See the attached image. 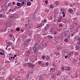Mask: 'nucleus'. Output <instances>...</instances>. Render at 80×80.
<instances>
[{
	"instance_id": "obj_63",
	"label": "nucleus",
	"mask_w": 80,
	"mask_h": 80,
	"mask_svg": "<svg viewBox=\"0 0 80 80\" xmlns=\"http://www.w3.org/2000/svg\"><path fill=\"white\" fill-rule=\"evenodd\" d=\"M15 58L14 56L12 58V59H14V58Z\"/></svg>"
},
{
	"instance_id": "obj_6",
	"label": "nucleus",
	"mask_w": 80,
	"mask_h": 80,
	"mask_svg": "<svg viewBox=\"0 0 80 80\" xmlns=\"http://www.w3.org/2000/svg\"><path fill=\"white\" fill-rule=\"evenodd\" d=\"M32 50L34 52L36 53V52L37 51V49L36 47H32Z\"/></svg>"
},
{
	"instance_id": "obj_2",
	"label": "nucleus",
	"mask_w": 80,
	"mask_h": 80,
	"mask_svg": "<svg viewBox=\"0 0 80 80\" xmlns=\"http://www.w3.org/2000/svg\"><path fill=\"white\" fill-rule=\"evenodd\" d=\"M75 39L78 41V45H79V46H80V38L79 36L75 37Z\"/></svg>"
},
{
	"instance_id": "obj_60",
	"label": "nucleus",
	"mask_w": 80,
	"mask_h": 80,
	"mask_svg": "<svg viewBox=\"0 0 80 80\" xmlns=\"http://www.w3.org/2000/svg\"><path fill=\"white\" fill-rule=\"evenodd\" d=\"M9 55H12V54H11V53H9Z\"/></svg>"
},
{
	"instance_id": "obj_47",
	"label": "nucleus",
	"mask_w": 80,
	"mask_h": 80,
	"mask_svg": "<svg viewBox=\"0 0 80 80\" xmlns=\"http://www.w3.org/2000/svg\"><path fill=\"white\" fill-rule=\"evenodd\" d=\"M73 33H72L71 35V37H73Z\"/></svg>"
},
{
	"instance_id": "obj_20",
	"label": "nucleus",
	"mask_w": 80,
	"mask_h": 80,
	"mask_svg": "<svg viewBox=\"0 0 80 80\" xmlns=\"http://www.w3.org/2000/svg\"><path fill=\"white\" fill-rule=\"evenodd\" d=\"M20 28H16V30L18 32V31H20Z\"/></svg>"
},
{
	"instance_id": "obj_31",
	"label": "nucleus",
	"mask_w": 80,
	"mask_h": 80,
	"mask_svg": "<svg viewBox=\"0 0 80 80\" xmlns=\"http://www.w3.org/2000/svg\"><path fill=\"white\" fill-rule=\"evenodd\" d=\"M11 5V3L10 2H9L8 5V7H10Z\"/></svg>"
},
{
	"instance_id": "obj_56",
	"label": "nucleus",
	"mask_w": 80,
	"mask_h": 80,
	"mask_svg": "<svg viewBox=\"0 0 80 80\" xmlns=\"http://www.w3.org/2000/svg\"><path fill=\"white\" fill-rule=\"evenodd\" d=\"M10 13V12H8L7 13H6V15H8V13Z\"/></svg>"
},
{
	"instance_id": "obj_16",
	"label": "nucleus",
	"mask_w": 80,
	"mask_h": 80,
	"mask_svg": "<svg viewBox=\"0 0 80 80\" xmlns=\"http://www.w3.org/2000/svg\"><path fill=\"white\" fill-rule=\"evenodd\" d=\"M49 7L50 8H53V6L52 5H50Z\"/></svg>"
},
{
	"instance_id": "obj_44",
	"label": "nucleus",
	"mask_w": 80,
	"mask_h": 80,
	"mask_svg": "<svg viewBox=\"0 0 80 80\" xmlns=\"http://www.w3.org/2000/svg\"><path fill=\"white\" fill-rule=\"evenodd\" d=\"M17 62H18V60H16L15 61V63H17Z\"/></svg>"
},
{
	"instance_id": "obj_15",
	"label": "nucleus",
	"mask_w": 80,
	"mask_h": 80,
	"mask_svg": "<svg viewBox=\"0 0 80 80\" xmlns=\"http://www.w3.org/2000/svg\"><path fill=\"white\" fill-rule=\"evenodd\" d=\"M17 6H18V7H20V5H21V4H20V2H18L17 3Z\"/></svg>"
},
{
	"instance_id": "obj_11",
	"label": "nucleus",
	"mask_w": 80,
	"mask_h": 80,
	"mask_svg": "<svg viewBox=\"0 0 80 80\" xmlns=\"http://www.w3.org/2000/svg\"><path fill=\"white\" fill-rule=\"evenodd\" d=\"M54 3H55V5H56V6H57V5H58L59 4V2L57 1H56L54 2Z\"/></svg>"
},
{
	"instance_id": "obj_37",
	"label": "nucleus",
	"mask_w": 80,
	"mask_h": 80,
	"mask_svg": "<svg viewBox=\"0 0 80 80\" xmlns=\"http://www.w3.org/2000/svg\"><path fill=\"white\" fill-rule=\"evenodd\" d=\"M53 29L51 28V32H53Z\"/></svg>"
},
{
	"instance_id": "obj_23",
	"label": "nucleus",
	"mask_w": 80,
	"mask_h": 80,
	"mask_svg": "<svg viewBox=\"0 0 80 80\" xmlns=\"http://www.w3.org/2000/svg\"><path fill=\"white\" fill-rule=\"evenodd\" d=\"M45 64L46 66H48V65H49V63L48 62H47Z\"/></svg>"
},
{
	"instance_id": "obj_62",
	"label": "nucleus",
	"mask_w": 80,
	"mask_h": 80,
	"mask_svg": "<svg viewBox=\"0 0 80 80\" xmlns=\"http://www.w3.org/2000/svg\"><path fill=\"white\" fill-rule=\"evenodd\" d=\"M54 18H56V17H55V16H54Z\"/></svg>"
},
{
	"instance_id": "obj_28",
	"label": "nucleus",
	"mask_w": 80,
	"mask_h": 80,
	"mask_svg": "<svg viewBox=\"0 0 80 80\" xmlns=\"http://www.w3.org/2000/svg\"><path fill=\"white\" fill-rule=\"evenodd\" d=\"M4 31H5V30H4L3 29H1L0 30V33L3 32H4Z\"/></svg>"
},
{
	"instance_id": "obj_21",
	"label": "nucleus",
	"mask_w": 80,
	"mask_h": 80,
	"mask_svg": "<svg viewBox=\"0 0 80 80\" xmlns=\"http://www.w3.org/2000/svg\"><path fill=\"white\" fill-rule=\"evenodd\" d=\"M39 25H40V27H42L43 26V24L42 23H41V24H39Z\"/></svg>"
},
{
	"instance_id": "obj_3",
	"label": "nucleus",
	"mask_w": 80,
	"mask_h": 80,
	"mask_svg": "<svg viewBox=\"0 0 80 80\" xmlns=\"http://www.w3.org/2000/svg\"><path fill=\"white\" fill-rule=\"evenodd\" d=\"M28 66L29 68H33V67H35V65L33 64H29Z\"/></svg>"
},
{
	"instance_id": "obj_48",
	"label": "nucleus",
	"mask_w": 80,
	"mask_h": 80,
	"mask_svg": "<svg viewBox=\"0 0 80 80\" xmlns=\"http://www.w3.org/2000/svg\"><path fill=\"white\" fill-rule=\"evenodd\" d=\"M71 54H72V55H73V52H71Z\"/></svg>"
},
{
	"instance_id": "obj_29",
	"label": "nucleus",
	"mask_w": 80,
	"mask_h": 80,
	"mask_svg": "<svg viewBox=\"0 0 80 80\" xmlns=\"http://www.w3.org/2000/svg\"><path fill=\"white\" fill-rule=\"evenodd\" d=\"M62 15L63 14V17H64L65 16V13H64V12H62Z\"/></svg>"
},
{
	"instance_id": "obj_50",
	"label": "nucleus",
	"mask_w": 80,
	"mask_h": 80,
	"mask_svg": "<svg viewBox=\"0 0 80 80\" xmlns=\"http://www.w3.org/2000/svg\"><path fill=\"white\" fill-rule=\"evenodd\" d=\"M50 20H52V18L51 17H50Z\"/></svg>"
},
{
	"instance_id": "obj_10",
	"label": "nucleus",
	"mask_w": 80,
	"mask_h": 80,
	"mask_svg": "<svg viewBox=\"0 0 80 80\" xmlns=\"http://www.w3.org/2000/svg\"><path fill=\"white\" fill-rule=\"evenodd\" d=\"M27 5L28 6H30L31 5V3L30 2H27Z\"/></svg>"
},
{
	"instance_id": "obj_54",
	"label": "nucleus",
	"mask_w": 80,
	"mask_h": 80,
	"mask_svg": "<svg viewBox=\"0 0 80 80\" xmlns=\"http://www.w3.org/2000/svg\"><path fill=\"white\" fill-rule=\"evenodd\" d=\"M14 17H16V16H17V15L16 14H14Z\"/></svg>"
},
{
	"instance_id": "obj_33",
	"label": "nucleus",
	"mask_w": 80,
	"mask_h": 80,
	"mask_svg": "<svg viewBox=\"0 0 80 80\" xmlns=\"http://www.w3.org/2000/svg\"><path fill=\"white\" fill-rule=\"evenodd\" d=\"M45 3L46 4H47L48 3V1L47 0H46L45 1Z\"/></svg>"
},
{
	"instance_id": "obj_51",
	"label": "nucleus",
	"mask_w": 80,
	"mask_h": 80,
	"mask_svg": "<svg viewBox=\"0 0 80 80\" xmlns=\"http://www.w3.org/2000/svg\"><path fill=\"white\" fill-rule=\"evenodd\" d=\"M75 25H78V23H77V22H76L75 23Z\"/></svg>"
},
{
	"instance_id": "obj_24",
	"label": "nucleus",
	"mask_w": 80,
	"mask_h": 80,
	"mask_svg": "<svg viewBox=\"0 0 80 80\" xmlns=\"http://www.w3.org/2000/svg\"><path fill=\"white\" fill-rule=\"evenodd\" d=\"M31 41V39H28L27 41V42L28 43H29V42H30V41Z\"/></svg>"
},
{
	"instance_id": "obj_12",
	"label": "nucleus",
	"mask_w": 80,
	"mask_h": 80,
	"mask_svg": "<svg viewBox=\"0 0 80 80\" xmlns=\"http://www.w3.org/2000/svg\"><path fill=\"white\" fill-rule=\"evenodd\" d=\"M70 70V67H67L66 70L69 71Z\"/></svg>"
},
{
	"instance_id": "obj_43",
	"label": "nucleus",
	"mask_w": 80,
	"mask_h": 80,
	"mask_svg": "<svg viewBox=\"0 0 80 80\" xmlns=\"http://www.w3.org/2000/svg\"><path fill=\"white\" fill-rule=\"evenodd\" d=\"M17 65H20V63L19 62L17 64Z\"/></svg>"
},
{
	"instance_id": "obj_55",
	"label": "nucleus",
	"mask_w": 80,
	"mask_h": 80,
	"mask_svg": "<svg viewBox=\"0 0 80 80\" xmlns=\"http://www.w3.org/2000/svg\"><path fill=\"white\" fill-rule=\"evenodd\" d=\"M17 55H15L14 56V57H17Z\"/></svg>"
},
{
	"instance_id": "obj_22",
	"label": "nucleus",
	"mask_w": 80,
	"mask_h": 80,
	"mask_svg": "<svg viewBox=\"0 0 80 80\" xmlns=\"http://www.w3.org/2000/svg\"><path fill=\"white\" fill-rule=\"evenodd\" d=\"M10 20H12L13 19V17L12 16H9V17Z\"/></svg>"
},
{
	"instance_id": "obj_19",
	"label": "nucleus",
	"mask_w": 80,
	"mask_h": 80,
	"mask_svg": "<svg viewBox=\"0 0 80 80\" xmlns=\"http://www.w3.org/2000/svg\"><path fill=\"white\" fill-rule=\"evenodd\" d=\"M48 37H49L48 38L49 39H52V38H53V37H52V36H48Z\"/></svg>"
},
{
	"instance_id": "obj_42",
	"label": "nucleus",
	"mask_w": 80,
	"mask_h": 80,
	"mask_svg": "<svg viewBox=\"0 0 80 80\" xmlns=\"http://www.w3.org/2000/svg\"><path fill=\"white\" fill-rule=\"evenodd\" d=\"M11 23H12V22H10L9 23H10L9 24V25H12V24Z\"/></svg>"
},
{
	"instance_id": "obj_35",
	"label": "nucleus",
	"mask_w": 80,
	"mask_h": 80,
	"mask_svg": "<svg viewBox=\"0 0 80 80\" xmlns=\"http://www.w3.org/2000/svg\"><path fill=\"white\" fill-rule=\"evenodd\" d=\"M75 55H78V52H75Z\"/></svg>"
},
{
	"instance_id": "obj_59",
	"label": "nucleus",
	"mask_w": 80,
	"mask_h": 80,
	"mask_svg": "<svg viewBox=\"0 0 80 80\" xmlns=\"http://www.w3.org/2000/svg\"><path fill=\"white\" fill-rule=\"evenodd\" d=\"M4 55V53H2V55Z\"/></svg>"
},
{
	"instance_id": "obj_8",
	"label": "nucleus",
	"mask_w": 80,
	"mask_h": 80,
	"mask_svg": "<svg viewBox=\"0 0 80 80\" xmlns=\"http://www.w3.org/2000/svg\"><path fill=\"white\" fill-rule=\"evenodd\" d=\"M64 42L65 43H67V42H68V38H67L64 39Z\"/></svg>"
},
{
	"instance_id": "obj_39",
	"label": "nucleus",
	"mask_w": 80,
	"mask_h": 80,
	"mask_svg": "<svg viewBox=\"0 0 80 80\" xmlns=\"http://www.w3.org/2000/svg\"><path fill=\"white\" fill-rule=\"evenodd\" d=\"M57 32H54V35H56V34H57Z\"/></svg>"
},
{
	"instance_id": "obj_57",
	"label": "nucleus",
	"mask_w": 80,
	"mask_h": 80,
	"mask_svg": "<svg viewBox=\"0 0 80 80\" xmlns=\"http://www.w3.org/2000/svg\"><path fill=\"white\" fill-rule=\"evenodd\" d=\"M32 35V33H30V34H28V35H29V36H30V35Z\"/></svg>"
},
{
	"instance_id": "obj_41",
	"label": "nucleus",
	"mask_w": 80,
	"mask_h": 80,
	"mask_svg": "<svg viewBox=\"0 0 80 80\" xmlns=\"http://www.w3.org/2000/svg\"><path fill=\"white\" fill-rule=\"evenodd\" d=\"M65 58H68V56H65L64 57Z\"/></svg>"
},
{
	"instance_id": "obj_46",
	"label": "nucleus",
	"mask_w": 80,
	"mask_h": 80,
	"mask_svg": "<svg viewBox=\"0 0 80 80\" xmlns=\"http://www.w3.org/2000/svg\"><path fill=\"white\" fill-rule=\"evenodd\" d=\"M11 11H12V10H11V9H10L9 10V12H11Z\"/></svg>"
},
{
	"instance_id": "obj_32",
	"label": "nucleus",
	"mask_w": 80,
	"mask_h": 80,
	"mask_svg": "<svg viewBox=\"0 0 80 80\" xmlns=\"http://www.w3.org/2000/svg\"><path fill=\"white\" fill-rule=\"evenodd\" d=\"M25 4V2H22V3H21V6H23V4Z\"/></svg>"
},
{
	"instance_id": "obj_30",
	"label": "nucleus",
	"mask_w": 80,
	"mask_h": 80,
	"mask_svg": "<svg viewBox=\"0 0 80 80\" xmlns=\"http://www.w3.org/2000/svg\"><path fill=\"white\" fill-rule=\"evenodd\" d=\"M42 58L43 59H45V56H42Z\"/></svg>"
},
{
	"instance_id": "obj_40",
	"label": "nucleus",
	"mask_w": 80,
	"mask_h": 80,
	"mask_svg": "<svg viewBox=\"0 0 80 80\" xmlns=\"http://www.w3.org/2000/svg\"><path fill=\"white\" fill-rule=\"evenodd\" d=\"M9 36L10 37H13L12 34H9Z\"/></svg>"
},
{
	"instance_id": "obj_53",
	"label": "nucleus",
	"mask_w": 80,
	"mask_h": 80,
	"mask_svg": "<svg viewBox=\"0 0 80 80\" xmlns=\"http://www.w3.org/2000/svg\"><path fill=\"white\" fill-rule=\"evenodd\" d=\"M45 46H46L45 47H47V44L45 43Z\"/></svg>"
},
{
	"instance_id": "obj_34",
	"label": "nucleus",
	"mask_w": 80,
	"mask_h": 80,
	"mask_svg": "<svg viewBox=\"0 0 80 80\" xmlns=\"http://www.w3.org/2000/svg\"><path fill=\"white\" fill-rule=\"evenodd\" d=\"M27 53L28 55H29L30 54V51L29 50L28 51Z\"/></svg>"
},
{
	"instance_id": "obj_4",
	"label": "nucleus",
	"mask_w": 80,
	"mask_h": 80,
	"mask_svg": "<svg viewBox=\"0 0 80 80\" xmlns=\"http://www.w3.org/2000/svg\"><path fill=\"white\" fill-rule=\"evenodd\" d=\"M13 78V75L11 74L9 75V78L8 79L9 80H12V78Z\"/></svg>"
},
{
	"instance_id": "obj_58",
	"label": "nucleus",
	"mask_w": 80,
	"mask_h": 80,
	"mask_svg": "<svg viewBox=\"0 0 80 80\" xmlns=\"http://www.w3.org/2000/svg\"><path fill=\"white\" fill-rule=\"evenodd\" d=\"M0 54L2 55V52H0Z\"/></svg>"
},
{
	"instance_id": "obj_61",
	"label": "nucleus",
	"mask_w": 80,
	"mask_h": 80,
	"mask_svg": "<svg viewBox=\"0 0 80 80\" xmlns=\"http://www.w3.org/2000/svg\"><path fill=\"white\" fill-rule=\"evenodd\" d=\"M78 77V76H77V75H76L75 76V77Z\"/></svg>"
},
{
	"instance_id": "obj_14",
	"label": "nucleus",
	"mask_w": 80,
	"mask_h": 80,
	"mask_svg": "<svg viewBox=\"0 0 80 80\" xmlns=\"http://www.w3.org/2000/svg\"><path fill=\"white\" fill-rule=\"evenodd\" d=\"M0 18H4V16H3L2 14H0Z\"/></svg>"
},
{
	"instance_id": "obj_52",
	"label": "nucleus",
	"mask_w": 80,
	"mask_h": 80,
	"mask_svg": "<svg viewBox=\"0 0 80 80\" xmlns=\"http://www.w3.org/2000/svg\"><path fill=\"white\" fill-rule=\"evenodd\" d=\"M2 52H3L4 53H5V51L3 50H2Z\"/></svg>"
},
{
	"instance_id": "obj_26",
	"label": "nucleus",
	"mask_w": 80,
	"mask_h": 80,
	"mask_svg": "<svg viewBox=\"0 0 80 80\" xmlns=\"http://www.w3.org/2000/svg\"><path fill=\"white\" fill-rule=\"evenodd\" d=\"M38 63L39 65H41L42 64V61H38Z\"/></svg>"
},
{
	"instance_id": "obj_45",
	"label": "nucleus",
	"mask_w": 80,
	"mask_h": 80,
	"mask_svg": "<svg viewBox=\"0 0 80 80\" xmlns=\"http://www.w3.org/2000/svg\"><path fill=\"white\" fill-rule=\"evenodd\" d=\"M12 4L13 5H14L15 4V2H12Z\"/></svg>"
},
{
	"instance_id": "obj_1",
	"label": "nucleus",
	"mask_w": 80,
	"mask_h": 80,
	"mask_svg": "<svg viewBox=\"0 0 80 80\" xmlns=\"http://www.w3.org/2000/svg\"><path fill=\"white\" fill-rule=\"evenodd\" d=\"M50 24H47L46 26L44 28V30L47 31V30L50 28Z\"/></svg>"
},
{
	"instance_id": "obj_7",
	"label": "nucleus",
	"mask_w": 80,
	"mask_h": 80,
	"mask_svg": "<svg viewBox=\"0 0 80 80\" xmlns=\"http://www.w3.org/2000/svg\"><path fill=\"white\" fill-rule=\"evenodd\" d=\"M80 47L78 46H76L75 47V50H80Z\"/></svg>"
},
{
	"instance_id": "obj_25",
	"label": "nucleus",
	"mask_w": 80,
	"mask_h": 80,
	"mask_svg": "<svg viewBox=\"0 0 80 80\" xmlns=\"http://www.w3.org/2000/svg\"><path fill=\"white\" fill-rule=\"evenodd\" d=\"M43 22H44V23H45V22H46L47 21V19H44L42 20Z\"/></svg>"
},
{
	"instance_id": "obj_38",
	"label": "nucleus",
	"mask_w": 80,
	"mask_h": 80,
	"mask_svg": "<svg viewBox=\"0 0 80 80\" xmlns=\"http://www.w3.org/2000/svg\"><path fill=\"white\" fill-rule=\"evenodd\" d=\"M76 10V7H75V8H74V12H75V11Z\"/></svg>"
},
{
	"instance_id": "obj_36",
	"label": "nucleus",
	"mask_w": 80,
	"mask_h": 80,
	"mask_svg": "<svg viewBox=\"0 0 80 80\" xmlns=\"http://www.w3.org/2000/svg\"><path fill=\"white\" fill-rule=\"evenodd\" d=\"M9 44L8 45V46L7 47V48H6V49H7V48H8V47H9V46H10V42L8 43Z\"/></svg>"
},
{
	"instance_id": "obj_27",
	"label": "nucleus",
	"mask_w": 80,
	"mask_h": 80,
	"mask_svg": "<svg viewBox=\"0 0 80 80\" xmlns=\"http://www.w3.org/2000/svg\"><path fill=\"white\" fill-rule=\"evenodd\" d=\"M35 47H37V46H38V44H37V43H36L35 44Z\"/></svg>"
},
{
	"instance_id": "obj_17",
	"label": "nucleus",
	"mask_w": 80,
	"mask_h": 80,
	"mask_svg": "<svg viewBox=\"0 0 80 80\" xmlns=\"http://www.w3.org/2000/svg\"><path fill=\"white\" fill-rule=\"evenodd\" d=\"M63 36L64 37H66V36H67V33L65 32L63 34Z\"/></svg>"
},
{
	"instance_id": "obj_13",
	"label": "nucleus",
	"mask_w": 80,
	"mask_h": 80,
	"mask_svg": "<svg viewBox=\"0 0 80 80\" xmlns=\"http://www.w3.org/2000/svg\"><path fill=\"white\" fill-rule=\"evenodd\" d=\"M61 69H62V72H63L64 70H65V69L64 68V67H62L61 68Z\"/></svg>"
},
{
	"instance_id": "obj_9",
	"label": "nucleus",
	"mask_w": 80,
	"mask_h": 80,
	"mask_svg": "<svg viewBox=\"0 0 80 80\" xmlns=\"http://www.w3.org/2000/svg\"><path fill=\"white\" fill-rule=\"evenodd\" d=\"M69 11L70 13H72L73 12V10L72 8H70L69 9Z\"/></svg>"
},
{
	"instance_id": "obj_49",
	"label": "nucleus",
	"mask_w": 80,
	"mask_h": 80,
	"mask_svg": "<svg viewBox=\"0 0 80 80\" xmlns=\"http://www.w3.org/2000/svg\"><path fill=\"white\" fill-rule=\"evenodd\" d=\"M51 70H54L55 69H53V68H52L50 69V71H51Z\"/></svg>"
},
{
	"instance_id": "obj_18",
	"label": "nucleus",
	"mask_w": 80,
	"mask_h": 80,
	"mask_svg": "<svg viewBox=\"0 0 80 80\" xmlns=\"http://www.w3.org/2000/svg\"><path fill=\"white\" fill-rule=\"evenodd\" d=\"M58 26L59 27H63V25L62 24H60L58 25Z\"/></svg>"
},
{
	"instance_id": "obj_64",
	"label": "nucleus",
	"mask_w": 80,
	"mask_h": 80,
	"mask_svg": "<svg viewBox=\"0 0 80 80\" xmlns=\"http://www.w3.org/2000/svg\"><path fill=\"white\" fill-rule=\"evenodd\" d=\"M79 65L80 66V62H79Z\"/></svg>"
},
{
	"instance_id": "obj_5",
	"label": "nucleus",
	"mask_w": 80,
	"mask_h": 80,
	"mask_svg": "<svg viewBox=\"0 0 80 80\" xmlns=\"http://www.w3.org/2000/svg\"><path fill=\"white\" fill-rule=\"evenodd\" d=\"M62 18H63L62 16L60 17L58 20V22H62Z\"/></svg>"
}]
</instances>
